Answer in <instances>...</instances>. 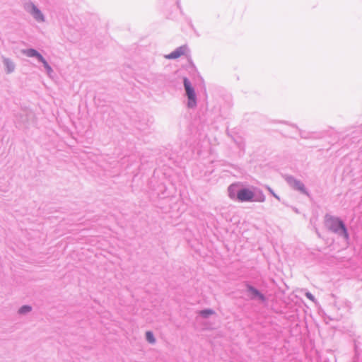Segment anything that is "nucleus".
I'll return each mask as SVG.
<instances>
[{"label":"nucleus","mask_w":362,"mask_h":362,"mask_svg":"<svg viewBox=\"0 0 362 362\" xmlns=\"http://www.w3.org/2000/svg\"><path fill=\"white\" fill-rule=\"evenodd\" d=\"M187 52V48L186 46H181L176 49L175 51L172 52L169 54L165 56V58L168 59H177L182 56H184Z\"/></svg>","instance_id":"4"},{"label":"nucleus","mask_w":362,"mask_h":362,"mask_svg":"<svg viewBox=\"0 0 362 362\" xmlns=\"http://www.w3.org/2000/svg\"><path fill=\"white\" fill-rule=\"evenodd\" d=\"M45 66V69L49 71H52L51 67L48 65L47 62L45 61V59L42 57V60H40Z\"/></svg>","instance_id":"11"},{"label":"nucleus","mask_w":362,"mask_h":362,"mask_svg":"<svg viewBox=\"0 0 362 362\" xmlns=\"http://www.w3.org/2000/svg\"><path fill=\"white\" fill-rule=\"evenodd\" d=\"M6 64L7 65V67H8V71H11L13 69V65L12 63H11L10 62L8 61H6Z\"/></svg>","instance_id":"12"},{"label":"nucleus","mask_w":362,"mask_h":362,"mask_svg":"<svg viewBox=\"0 0 362 362\" xmlns=\"http://www.w3.org/2000/svg\"><path fill=\"white\" fill-rule=\"evenodd\" d=\"M305 296H307L308 298H309L310 300H311L312 301H314L315 300V298L314 296L309 292H307L305 293Z\"/></svg>","instance_id":"13"},{"label":"nucleus","mask_w":362,"mask_h":362,"mask_svg":"<svg viewBox=\"0 0 362 362\" xmlns=\"http://www.w3.org/2000/svg\"><path fill=\"white\" fill-rule=\"evenodd\" d=\"M33 13L35 16V18L38 21H43V16L41 13V12L36 8L35 6L33 8Z\"/></svg>","instance_id":"7"},{"label":"nucleus","mask_w":362,"mask_h":362,"mask_svg":"<svg viewBox=\"0 0 362 362\" xmlns=\"http://www.w3.org/2000/svg\"><path fill=\"white\" fill-rule=\"evenodd\" d=\"M146 339L151 344H153L155 342V338L153 337V334L151 332L148 331L146 333Z\"/></svg>","instance_id":"8"},{"label":"nucleus","mask_w":362,"mask_h":362,"mask_svg":"<svg viewBox=\"0 0 362 362\" xmlns=\"http://www.w3.org/2000/svg\"><path fill=\"white\" fill-rule=\"evenodd\" d=\"M30 310H31V307L28 306V305H24L20 308L19 313L21 314H23V313L30 312Z\"/></svg>","instance_id":"10"},{"label":"nucleus","mask_w":362,"mask_h":362,"mask_svg":"<svg viewBox=\"0 0 362 362\" xmlns=\"http://www.w3.org/2000/svg\"><path fill=\"white\" fill-rule=\"evenodd\" d=\"M200 313V315H202V316H204V317H208L209 315L214 314V311H213V310H204L200 311V313Z\"/></svg>","instance_id":"9"},{"label":"nucleus","mask_w":362,"mask_h":362,"mask_svg":"<svg viewBox=\"0 0 362 362\" xmlns=\"http://www.w3.org/2000/svg\"><path fill=\"white\" fill-rule=\"evenodd\" d=\"M254 197V192L247 188L241 189L237 193V199L242 202H252L253 201Z\"/></svg>","instance_id":"3"},{"label":"nucleus","mask_w":362,"mask_h":362,"mask_svg":"<svg viewBox=\"0 0 362 362\" xmlns=\"http://www.w3.org/2000/svg\"><path fill=\"white\" fill-rule=\"evenodd\" d=\"M249 291L253 297H257L261 299L262 300H264V297L262 294H261L257 289L252 287L249 288Z\"/></svg>","instance_id":"6"},{"label":"nucleus","mask_w":362,"mask_h":362,"mask_svg":"<svg viewBox=\"0 0 362 362\" xmlns=\"http://www.w3.org/2000/svg\"><path fill=\"white\" fill-rule=\"evenodd\" d=\"M330 222V227L333 231L341 234L346 239H348L349 235L346 228L341 221L337 218H331Z\"/></svg>","instance_id":"2"},{"label":"nucleus","mask_w":362,"mask_h":362,"mask_svg":"<svg viewBox=\"0 0 362 362\" xmlns=\"http://www.w3.org/2000/svg\"><path fill=\"white\" fill-rule=\"evenodd\" d=\"M184 86L185 88L186 94L188 98L187 105L189 107H194L196 106V95L191 83L187 78H184Z\"/></svg>","instance_id":"1"},{"label":"nucleus","mask_w":362,"mask_h":362,"mask_svg":"<svg viewBox=\"0 0 362 362\" xmlns=\"http://www.w3.org/2000/svg\"><path fill=\"white\" fill-rule=\"evenodd\" d=\"M28 57H36L39 60L42 59V56L39 54L35 49H29L23 52Z\"/></svg>","instance_id":"5"}]
</instances>
